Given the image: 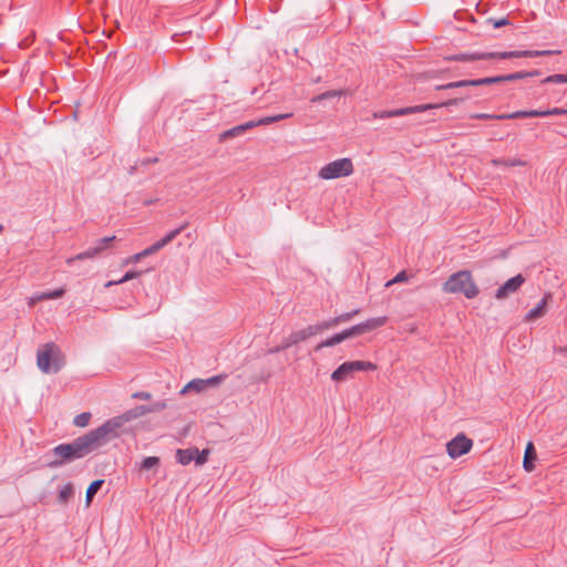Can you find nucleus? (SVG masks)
I'll use <instances>...</instances> for the list:
<instances>
[{"label": "nucleus", "mask_w": 567, "mask_h": 567, "mask_svg": "<svg viewBox=\"0 0 567 567\" xmlns=\"http://www.w3.org/2000/svg\"><path fill=\"white\" fill-rule=\"evenodd\" d=\"M74 488L72 483H66L63 485V487L59 491L58 494V503L61 505H65L73 496Z\"/></svg>", "instance_id": "25"}, {"label": "nucleus", "mask_w": 567, "mask_h": 567, "mask_svg": "<svg viewBox=\"0 0 567 567\" xmlns=\"http://www.w3.org/2000/svg\"><path fill=\"white\" fill-rule=\"evenodd\" d=\"M151 396L152 395L148 392H136L133 394V398L141 399V400H150Z\"/></svg>", "instance_id": "45"}, {"label": "nucleus", "mask_w": 567, "mask_h": 567, "mask_svg": "<svg viewBox=\"0 0 567 567\" xmlns=\"http://www.w3.org/2000/svg\"><path fill=\"white\" fill-rule=\"evenodd\" d=\"M103 484H104V480H95L89 485V487L86 489V495H85L86 506L91 505L95 494L100 491V488L102 487Z\"/></svg>", "instance_id": "26"}, {"label": "nucleus", "mask_w": 567, "mask_h": 567, "mask_svg": "<svg viewBox=\"0 0 567 567\" xmlns=\"http://www.w3.org/2000/svg\"><path fill=\"white\" fill-rule=\"evenodd\" d=\"M342 332V336L344 338V340L349 339V338H352V337H357V336H360V334H363V330H362V327H361V323L359 324H355V326H352L343 331Z\"/></svg>", "instance_id": "35"}, {"label": "nucleus", "mask_w": 567, "mask_h": 567, "mask_svg": "<svg viewBox=\"0 0 567 567\" xmlns=\"http://www.w3.org/2000/svg\"><path fill=\"white\" fill-rule=\"evenodd\" d=\"M494 166H505V167H514V166H524L525 162L519 158L512 159H503V158H494L491 161Z\"/></svg>", "instance_id": "32"}, {"label": "nucleus", "mask_w": 567, "mask_h": 567, "mask_svg": "<svg viewBox=\"0 0 567 567\" xmlns=\"http://www.w3.org/2000/svg\"><path fill=\"white\" fill-rule=\"evenodd\" d=\"M109 442L101 426L73 440L71 443L56 445L51 450L52 460L48 463L51 468H58L66 463L82 458Z\"/></svg>", "instance_id": "1"}, {"label": "nucleus", "mask_w": 567, "mask_h": 567, "mask_svg": "<svg viewBox=\"0 0 567 567\" xmlns=\"http://www.w3.org/2000/svg\"><path fill=\"white\" fill-rule=\"evenodd\" d=\"M536 460V451L532 442H529L525 450L523 466L527 472H532L535 467L534 461Z\"/></svg>", "instance_id": "21"}, {"label": "nucleus", "mask_w": 567, "mask_h": 567, "mask_svg": "<svg viewBox=\"0 0 567 567\" xmlns=\"http://www.w3.org/2000/svg\"><path fill=\"white\" fill-rule=\"evenodd\" d=\"M525 282V277L522 274L516 275L515 277L505 281L495 293L496 299H505L509 295L516 292L520 286Z\"/></svg>", "instance_id": "12"}, {"label": "nucleus", "mask_w": 567, "mask_h": 567, "mask_svg": "<svg viewBox=\"0 0 567 567\" xmlns=\"http://www.w3.org/2000/svg\"><path fill=\"white\" fill-rule=\"evenodd\" d=\"M488 22H492L493 27L495 29L509 24V20L506 18H501V19H492L491 18V19H488Z\"/></svg>", "instance_id": "44"}, {"label": "nucleus", "mask_w": 567, "mask_h": 567, "mask_svg": "<svg viewBox=\"0 0 567 567\" xmlns=\"http://www.w3.org/2000/svg\"><path fill=\"white\" fill-rule=\"evenodd\" d=\"M115 240V236L104 237L96 241L95 246L90 247L87 250L78 254L75 257L68 259V264L74 260H83L86 258H93L101 251L105 250L111 241Z\"/></svg>", "instance_id": "11"}, {"label": "nucleus", "mask_w": 567, "mask_h": 567, "mask_svg": "<svg viewBox=\"0 0 567 567\" xmlns=\"http://www.w3.org/2000/svg\"><path fill=\"white\" fill-rule=\"evenodd\" d=\"M297 336H298V333L296 331L292 332L279 346H276L275 348L269 349V353H278V352H281L295 344H298L299 342H301V340Z\"/></svg>", "instance_id": "22"}, {"label": "nucleus", "mask_w": 567, "mask_h": 567, "mask_svg": "<svg viewBox=\"0 0 567 567\" xmlns=\"http://www.w3.org/2000/svg\"><path fill=\"white\" fill-rule=\"evenodd\" d=\"M154 412V409L147 408L144 405L136 406L125 413L114 416L101 425L105 436L109 442L113 439H116L120 435V429L126 423L138 416L144 415L145 413Z\"/></svg>", "instance_id": "4"}, {"label": "nucleus", "mask_w": 567, "mask_h": 567, "mask_svg": "<svg viewBox=\"0 0 567 567\" xmlns=\"http://www.w3.org/2000/svg\"><path fill=\"white\" fill-rule=\"evenodd\" d=\"M442 289L446 293H462L467 299H473L480 293V289L468 270H460L451 275Z\"/></svg>", "instance_id": "3"}, {"label": "nucleus", "mask_w": 567, "mask_h": 567, "mask_svg": "<svg viewBox=\"0 0 567 567\" xmlns=\"http://www.w3.org/2000/svg\"><path fill=\"white\" fill-rule=\"evenodd\" d=\"M349 364L351 365L352 372L355 371H374L377 369V365L369 361H349Z\"/></svg>", "instance_id": "29"}, {"label": "nucleus", "mask_w": 567, "mask_h": 567, "mask_svg": "<svg viewBox=\"0 0 567 567\" xmlns=\"http://www.w3.org/2000/svg\"><path fill=\"white\" fill-rule=\"evenodd\" d=\"M467 86H472V80H460V81L450 82L446 84H440V85L435 86V90L441 91V90H450V89H462V87H467Z\"/></svg>", "instance_id": "30"}, {"label": "nucleus", "mask_w": 567, "mask_h": 567, "mask_svg": "<svg viewBox=\"0 0 567 567\" xmlns=\"http://www.w3.org/2000/svg\"><path fill=\"white\" fill-rule=\"evenodd\" d=\"M471 118L476 120H516L520 118L519 111L506 114H487V113H474L470 115Z\"/></svg>", "instance_id": "17"}, {"label": "nucleus", "mask_w": 567, "mask_h": 567, "mask_svg": "<svg viewBox=\"0 0 567 567\" xmlns=\"http://www.w3.org/2000/svg\"><path fill=\"white\" fill-rule=\"evenodd\" d=\"M353 173V163L350 158H339L322 166L318 172L321 179H334L349 176Z\"/></svg>", "instance_id": "6"}, {"label": "nucleus", "mask_w": 567, "mask_h": 567, "mask_svg": "<svg viewBox=\"0 0 567 567\" xmlns=\"http://www.w3.org/2000/svg\"><path fill=\"white\" fill-rule=\"evenodd\" d=\"M554 53H555V51H551V50H542V51L523 50V51L502 52L501 56H502V59L536 58V56H546V55H550Z\"/></svg>", "instance_id": "13"}, {"label": "nucleus", "mask_w": 567, "mask_h": 567, "mask_svg": "<svg viewBox=\"0 0 567 567\" xmlns=\"http://www.w3.org/2000/svg\"><path fill=\"white\" fill-rule=\"evenodd\" d=\"M406 280H408V275L403 270V271H400L392 280L388 281L386 286H391L392 284H396V282H403Z\"/></svg>", "instance_id": "43"}, {"label": "nucleus", "mask_w": 567, "mask_h": 567, "mask_svg": "<svg viewBox=\"0 0 567 567\" xmlns=\"http://www.w3.org/2000/svg\"><path fill=\"white\" fill-rule=\"evenodd\" d=\"M157 199H147L145 200L144 205L148 206V205H152L156 202Z\"/></svg>", "instance_id": "51"}, {"label": "nucleus", "mask_w": 567, "mask_h": 567, "mask_svg": "<svg viewBox=\"0 0 567 567\" xmlns=\"http://www.w3.org/2000/svg\"><path fill=\"white\" fill-rule=\"evenodd\" d=\"M208 455L209 450L205 449L202 452H199V450L197 449V454L195 455L196 465H204L208 460Z\"/></svg>", "instance_id": "41"}, {"label": "nucleus", "mask_w": 567, "mask_h": 567, "mask_svg": "<svg viewBox=\"0 0 567 567\" xmlns=\"http://www.w3.org/2000/svg\"><path fill=\"white\" fill-rule=\"evenodd\" d=\"M427 110H432V106L422 104V105L408 106V107H401V109L389 110V111L374 112L372 114V117L373 118L396 117V116L410 115V114H414V113H421V112H424Z\"/></svg>", "instance_id": "8"}, {"label": "nucleus", "mask_w": 567, "mask_h": 567, "mask_svg": "<svg viewBox=\"0 0 567 567\" xmlns=\"http://www.w3.org/2000/svg\"><path fill=\"white\" fill-rule=\"evenodd\" d=\"M292 113H282V114H277V115H272V116H266V117H261L257 121H249V122H246L244 124H240V125H237V126H234L229 130H226L224 132H221L219 134V137H218V141L220 143L229 140V138H234V137H237L244 133H246L248 130H251L254 127H257V126H260V125H268V124H271V123H275V122H279L281 120H286V118H290L292 117Z\"/></svg>", "instance_id": "5"}, {"label": "nucleus", "mask_w": 567, "mask_h": 567, "mask_svg": "<svg viewBox=\"0 0 567 567\" xmlns=\"http://www.w3.org/2000/svg\"><path fill=\"white\" fill-rule=\"evenodd\" d=\"M342 341H344V338L342 336V332H339V333H337V334H334V336L323 340L319 344H317L316 351H319L322 348L334 347V346L341 343Z\"/></svg>", "instance_id": "28"}, {"label": "nucleus", "mask_w": 567, "mask_h": 567, "mask_svg": "<svg viewBox=\"0 0 567 567\" xmlns=\"http://www.w3.org/2000/svg\"><path fill=\"white\" fill-rule=\"evenodd\" d=\"M548 83H567V74H553L548 75L545 79L542 80V84H548Z\"/></svg>", "instance_id": "37"}, {"label": "nucleus", "mask_w": 567, "mask_h": 567, "mask_svg": "<svg viewBox=\"0 0 567 567\" xmlns=\"http://www.w3.org/2000/svg\"><path fill=\"white\" fill-rule=\"evenodd\" d=\"M329 329H330L329 322H328V320H326V321L319 322L317 324L308 326L307 328L296 331V332L298 333L297 337H299V339L301 341H305L308 338L316 336L324 330H329Z\"/></svg>", "instance_id": "16"}, {"label": "nucleus", "mask_w": 567, "mask_h": 567, "mask_svg": "<svg viewBox=\"0 0 567 567\" xmlns=\"http://www.w3.org/2000/svg\"><path fill=\"white\" fill-rule=\"evenodd\" d=\"M166 406L165 403H155L153 406H151L152 409H154V411H159L162 409H164Z\"/></svg>", "instance_id": "50"}, {"label": "nucleus", "mask_w": 567, "mask_h": 567, "mask_svg": "<svg viewBox=\"0 0 567 567\" xmlns=\"http://www.w3.org/2000/svg\"><path fill=\"white\" fill-rule=\"evenodd\" d=\"M159 457L157 456H147L141 463V470H151L153 467H157L159 465Z\"/></svg>", "instance_id": "38"}, {"label": "nucleus", "mask_w": 567, "mask_h": 567, "mask_svg": "<svg viewBox=\"0 0 567 567\" xmlns=\"http://www.w3.org/2000/svg\"><path fill=\"white\" fill-rule=\"evenodd\" d=\"M550 299H551V293L550 292L545 293L543 296V298L540 299V301L526 313L525 320L534 321V320L543 317L546 312V308H547L548 301Z\"/></svg>", "instance_id": "14"}, {"label": "nucleus", "mask_w": 567, "mask_h": 567, "mask_svg": "<svg viewBox=\"0 0 567 567\" xmlns=\"http://www.w3.org/2000/svg\"><path fill=\"white\" fill-rule=\"evenodd\" d=\"M504 82L517 81L515 73L504 74Z\"/></svg>", "instance_id": "46"}, {"label": "nucleus", "mask_w": 567, "mask_h": 567, "mask_svg": "<svg viewBox=\"0 0 567 567\" xmlns=\"http://www.w3.org/2000/svg\"><path fill=\"white\" fill-rule=\"evenodd\" d=\"M359 312H360V309H354L350 312H344L340 316H337V317L328 320L330 329L339 326L340 323L350 321L353 317L359 315Z\"/></svg>", "instance_id": "24"}, {"label": "nucleus", "mask_w": 567, "mask_h": 567, "mask_svg": "<svg viewBox=\"0 0 567 567\" xmlns=\"http://www.w3.org/2000/svg\"><path fill=\"white\" fill-rule=\"evenodd\" d=\"M2 229H3V226H2V225H0V231H2Z\"/></svg>", "instance_id": "52"}, {"label": "nucleus", "mask_w": 567, "mask_h": 567, "mask_svg": "<svg viewBox=\"0 0 567 567\" xmlns=\"http://www.w3.org/2000/svg\"><path fill=\"white\" fill-rule=\"evenodd\" d=\"M91 416L90 412L80 413L73 419V424L79 427H84L89 424Z\"/></svg>", "instance_id": "36"}, {"label": "nucleus", "mask_w": 567, "mask_h": 567, "mask_svg": "<svg viewBox=\"0 0 567 567\" xmlns=\"http://www.w3.org/2000/svg\"><path fill=\"white\" fill-rule=\"evenodd\" d=\"M142 258H144V256L142 255V251H141V252H138V254L133 255V256L130 258V260H128V261H131V262H137V261H140Z\"/></svg>", "instance_id": "48"}, {"label": "nucleus", "mask_w": 567, "mask_h": 567, "mask_svg": "<svg viewBox=\"0 0 567 567\" xmlns=\"http://www.w3.org/2000/svg\"><path fill=\"white\" fill-rule=\"evenodd\" d=\"M65 293L63 288H59L55 290L42 292L35 297L37 300H50L61 298Z\"/></svg>", "instance_id": "34"}, {"label": "nucleus", "mask_w": 567, "mask_h": 567, "mask_svg": "<svg viewBox=\"0 0 567 567\" xmlns=\"http://www.w3.org/2000/svg\"><path fill=\"white\" fill-rule=\"evenodd\" d=\"M514 73H515L517 80L540 75V71H538V70H534V71H519V72H514Z\"/></svg>", "instance_id": "42"}, {"label": "nucleus", "mask_w": 567, "mask_h": 567, "mask_svg": "<svg viewBox=\"0 0 567 567\" xmlns=\"http://www.w3.org/2000/svg\"><path fill=\"white\" fill-rule=\"evenodd\" d=\"M502 52H475V53H460L454 55H449L445 58L446 61H456V62H472L476 60H491V59H502Z\"/></svg>", "instance_id": "10"}, {"label": "nucleus", "mask_w": 567, "mask_h": 567, "mask_svg": "<svg viewBox=\"0 0 567 567\" xmlns=\"http://www.w3.org/2000/svg\"><path fill=\"white\" fill-rule=\"evenodd\" d=\"M567 114V109L554 107L546 111L539 110H530V111H519L520 118L527 117H546L549 115H565Z\"/></svg>", "instance_id": "15"}, {"label": "nucleus", "mask_w": 567, "mask_h": 567, "mask_svg": "<svg viewBox=\"0 0 567 567\" xmlns=\"http://www.w3.org/2000/svg\"><path fill=\"white\" fill-rule=\"evenodd\" d=\"M64 355L54 342H48L37 351V365L47 374L58 373L64 365Z\"/></svg>", "instance_id": "2"}, {"label": "nucleus", "mask_w": 567, "mask_h": 567, "mask_svg": "<svg viewBox=\"0 0 567 567\" xmlns=\"http://www.w3.org/2000/svg\"><path fill=\"white\" fill-rule=\"evenodd\" d=\"M142 272L141 271H127L120 280L117 281H109L106 284V287H110L112 285H118V284H123V282H126L128 280H132L136 277H138Z\"/></svg>", "instance_id": "39"}, {"label": "nucleus", "mask_w": 567, "mask_h": 567, "mask_svg": "<svg viewBox=\"0 0 567 567\" xmlns=\"http://www.w3.org/2000/svg\"><path fill=\"white\" fill-rule=\"evenodd\" d=\"M343 94H344L343 90H330V91H326V92H323L321 94H318V95L313 96L310 100V102L311 103H320L323 100L341 96Z\"/></svg>", "instance_id": "31"}, {"label": "nucleus", "mask_w": 567, "mask_h": 567, "mask_svg": "<svg viewBox=\"0 0 567 567\" xmlns=\"http://www.w3.org/2000/svg\"><path fill=\"white\" fill-rule=\"evenodd\" d=\"M197 454V447L178 449L176 451V460L182 465H188L192 461H195Z\"/></svg>", "instance_id": "19"}, {"label": "nucleus", "mask_w": 567, "mask_h": 567, "mask_svg": "<svg viewBox=\"0 0 567 567\" xmlns=\"http://www.w3.org/2000/svg\"><path fill=\"white\" fill-rule=\"evenodd\" d=\"M207 388L205 386L204 379H194V380L189 381L184 386V389L182 390V393H185V392L190 391V390H195L196 392H202V391H204Z\"/></svg>", "instance_id": "33"}, {"label": "nucleus", "mask_w": 567, "mask_h": 567, "mask_svg": "<svg viewBox=\"0 0 567 567\" xmlns=\"http://www.w3.org/2000/svg\"><path fill=\"white\" fill-rule=\"evenodd\" d=\"M351 365L348 362H343L340 364L331 374V379L336 382H341L347 380L352 374Z\"/></svg>", "instance_id": "20"}, {"label": "nucleus", "mask_w": 567, "mask_h": 567, "mask_svg": "<svg viewBox=\"0 0 567 567\" xmlns=\"http://www.w3.org/2000/svg\"><path fill=\"white\" fill-rule=\"evenodd\" d=\"M157 162H158L157 157H150V158L143 159L141 162V165H148V164L157 163Z\"/></svg>", "instance_id": "47"}, {"label": "nucleus", "mask_w": 567, "mask_h": 567, "mask_svg": "<svg viewBox=\"0 0 567 567\" xmlns=\"http://www.w3.org/2000/svg\"><path fill=\"white\" fill-rule=\"evenodd\" d=\"M475 96H478V94L465 93L462 96L453 97V99H450V100H447L445 102L430 104V105L432 106V109L447 107V106L458 105V104L463 103L464 101L470 100V99L475 97Z\"/></svg>", "instance_id": "23"}, {"label": "nucleus", "mask_w": 567, "mask_h": 567, "mask_svg": "<svg viewBox=\"0 0 567 567\" xmlns=\"http://www.w3.org/2000/svg\"><path fill=\"white\" fill-rule=\"evenodd\" d=\"M388 321H389V318L386 316L370 318V319L361 322L363 333H367V332L373 331L380 327H383Z\"/></svg>", "instance_id": "18"}, {"label": "nucleus", "mask_w": 567, "mask_h": 567, "mask_svg": "<svg viewBox=\"0 0 567 567\" xmlns=\"http://www.w3.org/2000/svg\"><path fill=\"white\" fill-rule=\"evenodd\" d=\"M188 226V223H184L183 225H181L179 227L171 230L166 236H164L162 239L157 240L156 243H154L152 246L145 248L144 250H142V255L144 257H147L154 252H157L158 250H161L163 247H165L166 245H168L171 241H173L185 228H187Z\"/></svg>", "instance_id": "9"}, {"label": "nucleus", "mask_w": 567, "mask_h": 567, "mask_svg": "<svg viewBox=\"0 0 567 567\" xmlns=\"http://www.w3.org/2000/svg\"><path fill=\"white\" fill-rule=\"evenodd\" d=\"M473 446V441L465 434L460 433L446 444V452L453 460L468 453Z\"/></svg>", "instance_id": "7"}, {"label": "nucleus", "mask_w": 567, "mask_h": 567, "mask_svg": "<svg viewBox=\"0 0 567 567\" xmlns=\"http://www.w3.org/2000/svg\"><path fill=\"white\" fill-rule=\"evenodd\" d=\"M498 83H504L503 75L472 80V86H483V85H491V84H498Z\"/></svg>", "instance_id": "27"}, {"label": "nucleus", "mask_w": 567, "mask_h": 567, "mask_svg": "<svg viewBox=\"0 0 567 567\" xmlns=\"http://www.w3.org/2000/svg\"><path fill=\"white\" fill-rule=\"evenodd\" d=\"M555 352L558 353V354L566 355L567 354V347L555 348Z\"/></svg>", "instance_id": "49"}, {"label": "nucleus", "mask_w": 567, "mask_h": 567, "mask_svg": "<svg viewBox=\"0 0 567 567\" xmlns=\"http://www.w3.org/2000/svg\"><path fill=\"white\" fill-rule=\"evenodd\" d=\"M225 379H226V375H225V374L214 375V377H212V378L204 379L205 386H206V388H209V386H217V385H219V384H220Z\"/></svg>", "instance_id": "40"}]
</instances>
